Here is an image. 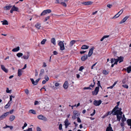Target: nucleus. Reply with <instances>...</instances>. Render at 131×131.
Segmentation results:
<instances>
[{
	"mask_svg": "<svg viewBox=\"0 0 131 131\" xmlns=\"http://www.w3.org/2000/svg\"><path fill=\"white\" fill-rule=\"evenodd\" d=\"M99 87H96L95 88L94 91H92V93L93 95H97L99 92Z\"/></svg>",
	"mask_w": 131,
	"mask_h": 131,
	"instance_id": "obj_1",
	"label": "nucleus"
},
{
	"mask_svg": "<svg viewBox=\"0 0 131 131\" xmlns=\"http://www.w3.org/2000/svg\"><path fill=\"white\" fill-rule=\"evenodd\" d=\"M58 45L60 47L61 50H63L65 48L63 43L62 41H60L58 43Z\"/></svg>",
	"mask_w": 131,
	"mask_h": 131,
	"instance_id": "obj_2",
	"label": "nucleus"
},
{
	"mask_svg": "<svg viewBox=\"0 0 131 131\" xmlns=\"http://www.w3.org/2000/svg\"><path fill=\"white\" fill-rule=\"evenodd\" d=\"M37 117L39 119L42 120L44 121H47V120L46 117L42 115H40L38 116Z\"/></svg>",
	"mask_w": 131,
	"mask_h": 131,
	"instance_id": "obj_3",
	"label": "nucleus"
},
{
	"mask_svg": "<svg viewBox=\"0 0 131 131\" xmlns=\"http://www.w3.org/2000/svg\"><path fill=\"white\" fill-rule=\"evenodd\" d=\"M93 104L95 106H99L102 103V101L101 100H95L93 102Z\"/></svg>",
	"mask_w": 131,
	"mask_h": 131,
	"instance_id": "obj_4",
	"label": "nucleus"
},
{
	"mask_svg": "<svg viewBox=\"0 0 131 131\" xmlns=\"http://www.w3.org/2000/svg\"><path fill=\"white\" fill-rule=\"evenodd\" d=\"M123 9H121L119 12H118L116 15L114 16L113 18H116L118 17L123 12Z\"/></svg>",
	"mask_w": 131,
	"mask_h": 131,
	"instance_id": "obj_5",
	"label": "nucleus"
},
{
	"mask_svg": "<svg viewBox=\"0 0 131 131\" xmlns=\"http://www.w3.org/2000/svg\"><path fill=\"white\" fill-rule=\"evenodd\" d=\"M13 11L19 12V9L18 7L15 6L14 5L13 7L10 10V12L12 13Z\"/></svg>",
	"mask_w": 131,
	"mask_h": 131,
	"instance_id": "obj_6",
	"label": "nucleus"
},
{
	"mask_svg": "<svg viewBox=\"0 0 131 131\" xmlns=\"http://www.w3.org/2000/svg\"><path fill=\"white\" fill-rule=\"evenodd\" d=\"M9 107L10 104L12 103L13 101H12V98H14L15 97V96H13L12 95H9Z\"/></svg>",
	"mask_w": 131,
	"mask_h": 131,
	"instance_id": "obj_7",
	"label": "nucleus"
},
{
	"mask_svg": "<svg viewBox=\"0 0 131 131\" xmlns=\"http://www.w3.org/2000/svg\"><path fill=\"white\" fill-rule=\"evenodd\" d=\"M94 49V48L93 47H92L90 49L88 53V56L89 57H90L92 55Z\"/></svg>",
	"mask_w": 131,
	"mask_h": 131,
	"instance_id": "obj_8",
	"label": "nucleus"
},
{
	"mask_svg": "<svg viewBox=\"0 0 131 131\" xmlns=\"http://www.w3.org/2000/svg\"><path fill=\"white\" fill-rule=\"evenodd\" d=\"M129 17V16H127L125 17L119 23L120 24H122L124 23Z\"/></svg>",
	"mask_w": 131,
	"mask_h": 131,
	"instance_id": "obj_9",
	"label": "nucleus"
},
{
	"mask_svg": "<svg viewBox=\"0 0 131 131\" xmlns=\"http://www.w3.org/2000/svg\"><path fill=\"white\" fill-rule=\"evenodd\" d=\"M8 115V113L6 112L4 113L0 117V120H2L5 118Z\"/></svg>",
	"mask_w": 131,
	"mask_h": 131,
	"instance_id": "obj_10",
	"label": "nucleus"
},
{
	"mask_svg": "<svg viewBox=\"0 0 131 131\" xmlns=\"http://www.w3.org/2000/svg\"><path fill=\"white\" fill-rule=\"evenodd\" d=\"M88 57V56L87 54H85L84 56L82 57L81 58V59L82 61H84L87 59Z\"/></svg>",
	"mask_w": 131,
	"mask_h": 131,
	"instance_id": "obj_11",
	"label": "nucleus"
},
{
	"mask_svg": "<svg viewBox=\"0 0 131 131\" xmlns=\"http://www.w3.org/2000/svg\"><path fill=\"white\" fill-rule=\"evenodd\" d=\"M68 86V84L67 81L65 82L63 85V87L65 89H67Z\"/></svg>",
	"mask_w": 131,
	"mask_h": 131,
	"instance_id": "obj_12",
	"label": "nucleus"
},
{
	"mask_svg": "<svg viewBox=\"0 0 131 131\" xmlns=\"http://www.w3.org/2000/svg\"><path fill=\"white\" fill-rule=\"evenodd\" d=\"M64 123L66 128H67L68 126L70 124V123L68 122V121L67 119H66L64 122Z\"/></svg>",
	"mask_w": 131,
	"mask_h": 131,
	"instance_id": "obj_13",
	"label": "nucleus"
},
{
	"mask_svg": "<svg viewBox=\"0 0 131 131\" xmlns=\"http://www.w3.org/2000/svg\"><path fill=\"white\" fill-rule=\"evenodd\" d=\"M93 2L91 1H88L84 2L82 3V4L85 5H89L92 4Z\"/></svg>",
	"mask_w": 131,
	"mask_h": 131,
	"instance_id": "obj_14",
	"label": "nucleus"
},
{
	"mask_svg": "<svg viewBox=\"0 0 131 131\" xmlns=\"http://www.w3.org/2000/svg\"><path fill=\"white\" fill-rule=\"evenodd\" d=\"M26 55H24L23 56V58L25 59H27L29 56V52H28Z\"/></svg>",
	"mask_w": 131,
	"mask_h": 131,
	"instance_id": "obj_15",
	"label": "nucleus"
},
{
	"mask_svg": "<svg viewBox=\"0 0 131 131\" xmlns=\"http://www.w3.org/2000/svg\"><path fill=\"white\" fill-rule=\"evenodd\" d=\"M119 105H116L114 108L111 111V113L110 114H111L113 113L115 111L119 108L118 107V106Z\"/></svg>",
	"mask_w": 131,
	"mask_h": 131,
	"instance_id": "obj_16",
	"label": "nucleus"
},
{
	"mask_svg": "<svg viewBox=\"0 0 131 131\" xmlns=\"http://www.w3.org/2000/svg\"><path fill=\"white\" fill-rule=\"evenodd\" d=\"M118 59L119 61V63H120L123 61L124 57L122 56L118 57Z\"/></svg>",
	"mask_w": 131,
	"mask_h": 131,
	"instance_id": "obj_17",
	"label": "nucleus"
},
{
	"mask_svg": "<svg viewBox=\"0 0 131 131\" xmlns=\"http://www.w3.org/2000/svg\"><path fill=\"white\" fill-rule=\"evenodd\" d=\"M77 42V41L73 40H72L70 42V47H71L73 46V45L76 42Z\"/></svg>",
	"mask_w": 131,
	"mask_h": 131,
	"instance_id": "obj_18",
	"label": "nucleus"
},
{
	"mask_svg": "<svg viewBox=\"0 0 131 131\" xmlns=\"http://www.w3.org/2000/svg\"><path fill=\"white\" fill-rule=\"evenodd\" d=\"M20 49V47L18 46L17 47L14 48L12 50V51L14 52H17Z\"/></svg>",
	"mask_w": 131,
	"mask_h": 131,
	"instance_id": "obj_19",
	"label": "nucleus"
},
{
	"mask_svg": "<svg viewBox=\"0 0 131 131\" xmlns=\"http://www.w3.org/2000/svg\"><path fill=\"white\" fill-rule=\"evenodd\" d=\"M120 111L118 110H116L114 112L113 114V115H119V114Z\"/></svg>",
	"mask_w": 131,
	"mask_h": 131,
	"instance_id": "obj_20",
	"label": "nucleus"
},
{
	"mask_svg": "<svg viewBox=\"0 0 131 131\" xmlns=\"http://www.w3.org/2000/svg\"><path fill=\"white\" fill-rule=\"evenodd\" d=\"M2 69L5 72L7 73L8 72V70L6 69L5 67L3 65H2L1 66Z\"/></svg>",
	"mask_w": 131,
	"mask_h": 131,
	"instance_id": "obj_21",
	"label": "nucleus"
},
{
	"mask_svg": "<svg viewBox=\"0 0 131 131\" xmlns=\"http://www.w3.org/2000/svg\"><path fill=\"white\" fill-rule=\"evenodd\" d=\"M15 118V116H14L11 115L9 117V119L10 121H12L14 120Z\"/></svg>",
	"mask_w": 131,
	"mask_h": 131,
	"instance_id": "obj_22",
	"label": "nucleus"
},
{
	"mask_svg": "<svg viewBox=\"0 0 131 131\" xmlns=\"http://www.w3.org/2000/svg\"><path fill=\"white\" fill-rule=\"evenodd\" d=\"M128 125L131 127V119H128L126 121Z\"/></svg>",
	"mask_w": 131,
	"mask_h": 131,
	"instance_id": "obj_23",
	"label": "nucleus"
},
{
	"mask_svg": "<svg viewBox=\"0 0 131 131\" xmlns=\"http://www.w3.org/2000/svg\"><path fill=\"white\" fill-rule=\"evenodd\" d=\"M117 121L119 122L121 120V118H122V116H120L118 115H116Z\"/></svg>",
	"mask_w": 131,
	"mask_h": 131,
	"instance_id": "obj_24",
	"label": "nucleus"
},
{
	"mask_svg": "<svg viewBox=\"0 0 131 131\" xmlns=\"http://www.w3.org/2000/svg\"><path fill=\"white\" fill-rule=\"evenodd\" d=\"M18 76L19 77L20 76L22 75L21 69H18Z\"/></svg>",
	"mask_w": 131,
	"mask_h": 131,
	"instance_id": "obj_25",
	"label": "nucleus"
},
{
	"mask_svg": "<svg viewBox=\"0 0 131 131\" xmlns=\"http://www.w3.org/2000/svg\"><path fill=\"white\" fill-rule=\"evenodd\" d=\"M78 111H74L73 112V113L74 115H76L77 116H78L80 115L79 113H78Z\"/></svg>",
	"mask_w": 131,
	"mask_h": 131,
	"instance_id": "obj_26",
	"label": "nucleus"
},
{
	"mask_svg": "<svg viewBox=\"0 0 131 131\" xmlns=\"http://www.w3.org/2000/svg\"><path fill=\"white\" fill-rule=\"evenodd\" d=\"M29 113H32L34 114H36L35 111L33 110H30L29 111Z\"/></svg>",
	"mask_w": 131,
	"mask_h": 131,
	"instance_id": "obj_27",
	"label": "nucleus"
},
{
	"mask_svg": "<svg viewBox=\"0 0 131 131\" xmlns=\"http://www.w3.org/2000/svg\"><path fill=\"white\" fill-rule=\"evenodd\" d=\"M56 40L55 38H52L51 39V43L53 44V45H55L56 44L55 42Z\"/></svg>",
	"mask_w": 131,
	"mask_h": 131,
	"instance_id": "obj_28",
	"label": "nucleus"
},
{
	"mask_svg": "<svg viewBox=\"0 0 131 131\" xmlns=\"http://www.w3.org/2000/svg\"><path fill=\"white\" fill-rule=\"evenodd\" d=\"M89 47V46L86 45H83L81 49H88Z\"/></svg>",
	"mask_w": 131,
	"mask_h": 131,
	"instance_id": "obj_29",
	"label": "nucleus"
},
{
	"mask_svg": "<svg viewBox=\"0 0 131 131\" xmlns=\"http://www.w3.org/2000/svg\"><path fill=\"white\" fill-rule=\"evenodd\" d=\"M127 70L128 73H130L131 71V66H129L127 68Z\"/></svg>",
	"mask_w": 131,
	"mask_h": 131,
	"instance_id": "obj_30",
	"label": "nucleus"
},
{
	"mask_svg": "<svg viewBox=\"0 0 131 131\" xmlns=\"http://www.w3.org/2000/svg\"><path fill=\"white\" fill-rule=\"evenodd\" d=\"M106 131H113V130L112 129V127H107L106 130Z\"/></svg>",
	"mask_w": 131,
	"mask_h": 131,
	"instance_id": "obj_31",
	"label": "nucleus"
},
{
	"mask_svg": "<svg viewBox=\"0 0 131 131\" xmlns=\"http://www.w3.org/2000/svg\"><path fill=\"white\" fill-rule=\"evenodd\" d=\"M44 70L43 69H41L40 70V73L39 75V76H41L44 73Z\"/></svg>",
	"mask_w": 131,
	"mask_h": 131,
	"instance_id": "obj_32",
	"label": "nucleus"
},
{
	"mask_svg": "<svg viewBox=\"0 0 131 131\" xmlns=\"http://www.w3.org/2000/svg\"><path fill=\"white\" fill-rule=\"evenodd\" d=\"M36 27L38 29H39L40 27V24L38 23H37L35 25Z\"/></svg>",
	"mask_w": 131,
	"mask_h": 131,
	"instance_id": "obj_33",
	"label": "nucleus"
},
{
	"mask_svg": "<svg viewBox=\"0 0 131 131\" xmlns=\"http://www.w3.org/2000/svg\"><path fill=\"white\" fill-rule=\"evenodd\" d=\"M23 54L21 53H18L16 54V56L18 57L19 58L22 56Z\"/></svg>",
	"mask_w": 131,
	"mask_h": 131,
	"instance_id": "obj_34",
	"label": "nucleus"
},
{
	"mask_svg": "<svg viewBox=\"0 0 131 131\" xmlns=\"http://www.w3.org/2000/svg\"><path fill=\"white\" fill-rule=\"evenodd\" d=\"M47 14L45 10H43L40 16H41L45 15Z\"/></svg>",
	"mask_w": 131,
	"mask_h": 131,
	"instance_id": "obj_35",
	"label": "nucleus"
},
{
	"mask_svg": "<svg viewBox=\"0 0 131 131\" xmlns=\"http://www.w3.org/2000/svg\"><path fill=\"white\" fill-rule=\"evenodd\" d=\"M1 22H2V24L3 25H8V23L7 21L6 20H4L3 21H1Z\"/></svg>",
	"mask_w": 131,
	"mask_h": 131,
	"instance_id": "obj_36",
	"label": "nucleus"
},
{
	"mask_svg": "<svg viewBox=\"0 0 131 131\" xmlns=\"http://www.w3.org/2000/svg\"><path fill=\"white\" fill-rule=\"evenodd\" d=\"M46 41V39H43L42 41L41 42V43L42 44H44L45 42Z\"/></svg>",
	"mask_w": 131,
	"mask_h": 131,
	"instance_id": "obj_37",
	"label": "nucleus"
},
{
	"mask_svg": "<svg viewBox=\"0 0 131 131\" xmlns=\"http://www.w3.org/2000/svg\"><path fill=\"white\" fill-rule=\"evenodd\" d=\"M114 60L115 61V62L114 63L115 64H117V62L119 61L118 60V59H114Z\"/></svg>",
	"mask_w": 131,
	"mask_h": 131,
	"instance_id": "obj_38",
	"label": "nucleus"
},
{
	"mask_svg": "<svg viewBox=\"0 0 131 131\" xmlns=\"http://www.w3.org/2000/svg\"><path fill=\"white\" fill-rule=\"evenodd\" d=\"M45 11L46 12L47 14V13H50L51 12V10L50 9H48L45 10Z\"/></svg>",
	"mask_w": 131,
	"mask_h": 131,
	"instance_id": "obj_39",
	"label": "nucleus"
},
{
	"mask_svg": "<svg viewBox=\"0 0 131 131\" xmlns=\"http://www.w3.org/2000/svg\"><path fill=\"white\" fill-rule=\"evenodd\" d=\"M60 4L61 5L65 7H66L67 6V4L65 3L62 2Z\"/></svg>",
	"mask_w": 131,
	"mask_h": 131,
	"instance_id": "obj_40",
	"label": "nucleus"
},
{
	"mask_svg": "<svg viewBox=\"0 0 131 131\" xmlns=\"http://www.w3.org/2000/svg\"><path fill=\"white\" fill-rule=\"evenodd\" d=\"M103 74L105 75L107 74L108 73V72L105 70H103Z\"/></svg>",
	"mask_w": 131,
	"mask_h": 131,
	"instance_id": "obj_41",
	"label": "nucleus"
},
{
	"mask_svg": "<svg viewBox=\"0 0 131 131\" xmlns=\"http://www.w3.org/2000/svg\"><path fill=\"white\" fill-rule=\"evenodd\" d=\"M97 86H98L97 87H99V86H100L101 88H102V86H101V85H100V81H97Z\"/></svg>",
	"mask_w": 131,
	"mask_h": 131,
	"instance_id": "obj_42",
	"label": "nucleus"
},
{
	"mask_svg": "<svg viewBox=\"0 0 131 131\" xmlns=\"http://www.w3.org/2000/svg\"><path fill=\"white\" fill-rule=\"evenodd\" d=\"M45 79L46 81H48L49 80V78L47 75H45Z\"/></svg>",
	"mask_w": 131,
	"mask_h": 131,
	"instance_id": "obj_43",
	"label": "nucleus"
},
{
	"mask_svg": "<svg viewBox=\"0 0 131 131\" xmlns=\"http://www.w3.org/2000/svg\"><path fill=\"white\" fill-rule=\"evenodd\" d=\"M110 112H108L107 113V115H104L102 117V118H105V117H106L108 115H111V114H109V113Z\"/></svg>",
	"mask_w": 131,
	"mask_h": 131,
	"instance_id": "obj_44",
	"label": "nucleus"
},
{
	"mask_svg": "<svg viewBox=\"0 0 131 131\" xmlns=\"http://www.w3.org/2000/svg\"><path fill=\"white\" fill-rule=\"evenodd\" d=\"M50 17V16H48L47 17H46L45 18V20H44V22L46 21H47V20L48 19H49V18Z\"/></svg>",
	"mask_w": 131,
	"mask_h": 131,
	"instance_id": "obj_45",
	"label": "nucleus"
},
{
	"mask_svg": "<svg viewBox=\"0 0 131 131\" xmlns=\"http://www.w3.org/2000/svg\"><path fill=\"white\" fill-rule=\"evenodd\" d=\"M84 68V67L83 66H81L79 70L80 71H82V70Z\"/></svg>",
	"mask_w": 131,
	"mask_h": 131,
	"instance_id": "obj_46",
	"label": "nucleus"
},
{
	"mask_svg": "<svg viewBox=\"0 0 131 131\" xmlns=\"http://www.w3.org/2000/svg\"><path fill=\"white\" fill-rule=\"evenodd\" d=\"M83 89L84 90H86V89L91 90L92 88H91L90 87H85L83 88Z\"/></svg>",
	"mask_w": 131,
	"mask_h": 131,
	"instance_id": "obj_47",
	"label": "nucleus"
},
{
	"mask_svg": "<svg viewBox=\"0 0 131 131\" xmlns=\"http://www.w3.org/2000/svg\"><path fill=\"white\" fill-rule=\"evenodd\" d=\"M77 121L79 123H81V122L80 118L79 117H78L77 118Z\"/></svg>",
	"mask_w": 131,
	"mask_h": 131,
	"instance_id": "obj_48",
	"label": "nucleus"
},
{
	"mask_svg": "<svg viewBox=\"0 0 131 131\" xmlns=\"http://www.w3.org/2000/svg\"><path fill=\"white\" fill-rule=\"evenodd\" d=\"M62 125L61 124H59V130H61V129H62Z\"/></svg>",
	"mask_w": 131,
	"mask_h": 131,
	"instance_id": "obj_49",
	"label": "nucleus"
},
{
	"mask_svg": "<svg viewBox=\"0 0 131 131\" xmlns=\"http://www.w3.org/2000/svg\"><path fill=\"white\" fill-rule=\"evenodd\" d=\"M107 7H108L109 8H111L112 7V5L111 4H108L107 5Z\"/></svg>",
	"mask_w": 131,
	"mask_h": 131,
	"instance_id": "obj_50",
	"label": "nucleus"
},
{
	"mask_svg": "<svg viewBox=\"0 0 131 131\" xmlns=\"http://www.w3.org/2000/svg\"><path fill=\"white\" fill-rule=\"evenodd\" d=\"M125 88H126L127 89H128V86L126 84H124L123 85H122Z\"/></svg>",
	"mask_w": 131,
	"mask_h": 131,
	"instance_id": "obj_51",
	"label": "nucleus"
},
{
	"mask_svg": "<svg viewBox=\"0 0 131 131\" xmlns=\"http://www.w3.org/2000/svg\"><path fill=\"white\" fill-rule=\"evenodd\" d=\"M25 93L27 94H28L29 93V91L27 89L25 90Z\"/></svg>",
	"mask_w": 131,
	"mask_h": 131,
	"instance_id": "obj_52",
	"label": "nucleus"
},
{
	"mask_svg": "<svg viewBox=\"0 0 131 131\" xmlns=\"http://www.w3.org/2000/svg\"><path fill=\"white\" fill-rule=\"evenodd\" d=\"M122 118V119L121 120V121L122 122H124L126 121V118Z\"/></svg>",
	"mask_w": 131,
	"mask_h": 131,
	"instance_id": "obj_53",
	"label": "nucleus"
},
{
	"mask_svg": "<svg viewBox=\"0 0 131 131\" xmlns=\"http://www.w3.org/2000/svg\"><path fill=\"white\" fill-rule=\"evenodd\" d=\"M97 63V62L95 63H94L93 65L91 67V69H93V67L95 66L96 65V64Z\"/></svg>",
	"mask_w": 131,
	"mask_h": 131,
	"instance_id": "obj_54",
	"label": "nucleus"
},
{
	"mask_svg": "<svg viewBox=\"0 0 131 131\" xmlns=\"http://www.w3.org/2000/svg\"><path fill=\"white\" fill-rule=\"evenodd\" d=\"M38 72L37 69L35 70V76H37L38 75Z\"/></svg>",
	"mask_w": 131,
	"mask_h": 131,
	"instance_id": "obj_55",
	"label": "nucleus"
},
{
	"mask_svg": "<svg viewBox=\"0 0 131 131\" xmlns=\"http://www.w3.org/2000/svg\"><path fill=\"white\" fill-rule=\"evenodd\" d=\"M121 126V127H124V126L125 124L124 122L121 123L120 124Z\"/></svg>",
	"mask_w": 131,
	"mask_h": 131,
	"instance_id": "obj_56",
	"label": "nucleus"
},
{
	"mask_svg": "<svg viewBox=\"0 0 131 131\" xmlns=\"http://www.w3.org/2000/svg\"><path fill=\"white\" fill-rule=\"evenodd\" d=\"M37 131H42L41 128L39 127H37Z\"/></svg>",
	"mask_w": 131,
	"mask_h": 131,
	"instance_id": "obj_57",
	"label": "nucleus"
},
{
	"mask_svg": "<svg viewBox=\"0 0 131 131\" xmlns=\"http://www.w3.org/2000/svg\"><path fill=\"white\" fill-rule=\"evenodd\" d=\"M60 84L59 83H56L55 84V85L57 87L59 86Z\"/></svg>",
	"mask_w": 131,
	"mask_h": 131,
	"instance_id": "obj_58",
	"label": "nucleus"
},
{
	"mask_svg": "<svg viewBox=\"0 0 131 131\" xmlns=\"http://www.w3.org/2000/svg\"><path fill=\"white\" fill-rule=\"evenodd\" d=\"M14 111V110L13 109L12 110L10 111L9 112V113H10V114H12Z\"/></svg>",
	"mask_w": 131,
	"mask_h": 131,
	"instance_id": "obj_59",
	"label": "nucleus"
},
{
	"mask_svg": "<svg viewBox=\"0 0 131 131\" xmlns=\"http://www.w3.org/2000/svg\"><path fill=\"white\" fill-rule=\"evenodd\" d=\"M4 8L5 10H7L8 9V6H6L4 7Z\"/></svg>",
	"mask_w": 131,
	"mask_h": 131,
	"instance_id": "obj_60",
	"label": "nucleus"
},
{
	"mask_svg": "<svg viewBox=\"0 0 131 131\" xmlns=\"http://www.w3.org/2000/svg\"><path fill=\"white\" fill-rule=\"evenodd\" d=\"M85 52H86V51H80V53L81 54H82L84 53Z\"/></svg>",
	"mask_w": 131,
	"mask_h": 131,
	"instance_id": "obj_61",
	"label": "nucleus"
},
{
	"mask_svg": "<svg viewBox=\"0 0 131 131\" xmlns=\"http://www.w3.org/2000/svg\"><path fill=\"white\" fill-rule=\"evenodd\" d=\"M58 52L56 51H54L53 52L54 55H56L58 54Z\"/></svg>",
	"mask_w": 131,
	"mask_h": 131,
	"instance_id": "obj_62",
	"label": "nucleus"
},
{
	"mask_svg": "<svg viewBox=\"0 0 131 131\" xmlns=\"http://www.w3.org/2000/svg\"><path fill=\"white\" fill-rule=\"evenodd\" d=\"M114 59L112 58L111 59V63H113L114 62Z\"/></svg>",
	"mask_w": 131,
	"mask_h": 131,
	"instance_id": "obj_63",
	"label": "nucleus"
},
{
	"mask_svg": "<svg viewBox=\"0 0 131 131\" xmlns=\"http://www.w3.org/2000/svg\"><path fill=\"white\" fill-rule=\"evenodd\" d=\"M26 130L27 131H32V128H29Z\"/></svg>",
	"mask_w": 131,
	"mask_h": 131,
	"instance_id": "obj_64",
	"label": "nucleus"
}]
</instances>
